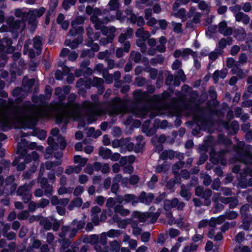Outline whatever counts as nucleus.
Segmentation results:
<instances>
[{"mask_svg":"<svg viewBox=\"0 0 252 252\" xmlns=\"http://www.w3.org/2000/svg\"><path fill=\"white\" fill-rule=\"evenodd\" d=\"M27 148L22 147L20 144L18 143L16 154L19 155L20 158H24L27 155Z\"/></svg>","mask_w":252,"mask_h":252,"instance_id":"12","label":"nucleus"},{"mask_svg":"<svg viewBox=\"0 0 252 252\" xmlns=\"http://www.w3.org/2000/svg\"><path fill=\"white\" fill-rule=\"evenodd\" d=\"M151 237V234L149 232H144L141 234V241L144 243L149 242Z\"/></svg>","mask_w":252,"mask_h":252,"instance_id":"33","label":"nucleus"},{"mask_svg":"<svg viewBox=\"0 0 252 252\" xmlns=\"http://www.w3.org/2000/svg\"><path fill=\"white\" fill-rule=\"evenodd\" d=\"M175 26L173 28V31L175 32L179 33L183 32L182 28V25L180 23H174Z\"/></svg>","mask_w":252,"mask_h":252,"instance_id":"48","label":"nucleus"},{"mask_svg":"<svg viewBox=\"0 0 252 252\" xmlns=\"http://www.w3.org/2000/svg\"><path fill=\"white\" fill-rule=\"evenodd\" d=\"M173 92V89L169 87L168 90L164 91L161 94V98L164 100H168L171 97Z\"/></svg>","mask_w":252,"mask_h":252,"instance_id":"16","label":"nucleus"},{"mask_svg":"<svg viewBox=\"0 0 252 252\" xmlns=\"http://www.w3.org/2000/svg\"><path fill=\"white\" fill-rule=\"evenodd\" d=\"M33 47L36 51V55L39 56L41 54L42 51V42L41 37L39 35H36L33 37Z\"/></svg>","mask_w":252,"mask_h":252,"instance_id":"4","label":"nucleus"},{"mask_svg":"<svg viewBox=\"0 0 252 252\" xmlns=\"http://www.w3.org/2000/svg\"><path fill=\"white\" fill-rule=\"evenodd\" d=\"M84 190V189L83 186L80 185L78 186L75 188L73 191V195L75 196H78L82 194Z\"/></svg>","mask_w":252,"mask_h":252,"instance_id":"37","label":"nucleus"},{"mask_svg":"<svg viewBox=\"0 0 252 252\" xmlns=\"http://www.w3.org/2000/svg\"><path fill=\"white\" fill-rule=\"evenodd\" d=\"M157 242L160 245H163L165 243V239L163 233H161L158 235Z\"/></svg>","mask_w":252,"mask_h":252,"instance_id":"62","label":"nucleus"},{"mask_svg":"<svg viewBox=\"0 0 252 252\" xmlns=\"http://www.w3.org/2000/svg\"><path fill=\"white\" fill-rule=\"evenodd\" d=\"M180 195L185 197L187 200H189L191 196L190 192L186 189L184 184L181 186Z\"/></svg>","mask_w":252,"mask_h":252,"instance_id":"13","label":"nucleus"},{"mask_svg":"<svg viewBox=\"0 0 252 252\" xmlns=\"http://www.w3.org/2000/svg\"><path fill=\"white\" fill-rule=\"evenodd\" d=\"M139 181V177L137 175H132L129 179V183L131 185H134L137 184Z\"/></svg>","mask_w":252,"mask_h":252,"instance_id":"53","label":"nucleus"},{"mask_svg":"<svg viewBox=\"0 0 252 252\" xmlns=\"http://www.w3.org/2000/svg\"><path fill=\"white\" fill-rule=\"evenodd\" d=\"M40 187L42 189H46L45 192L46 194H51L52 192V187L48 184V179L46 177H42L39 181Z\"/></svg>","mask_w":252,"mask_h":252,"instance_id":"5","label":"nucleus"},{"mask_svg":"<svg viewBox=\"0 0 252 252\" xmlns=\"http://www.w3.org/2000/svg\"><path fill=\"white\" fill-rule=\"evenodd\" d=\"M230 128L232 131L233 134H236L239 129V125L238 122L236 120H234L232 122L230 126Z\"/></svg>","mask_w":252,"mask_h":252,"instance_id":"25","label":"nucleus"},{"mask_svg":"<svg viewBox=\"0 0 252 252\" xmlns=\"http://www.w3.org/2000/svg\"><path fill=\"white\" fill-rule=\"evenodd\" d=\"M145 39L143 37V39H138L136 40V45L140 48L141 52L142 53H145L147 50V46L145 42Z\"/></svg>","mask_w":252,"mask_h":252,"instance_id":"10","label":"nucleus"},{"mask_svg":"<svg viewBox=\"0 0 252 252\" xmlns=\"http://www.w3.org/2000/svg\"><path fill=\"white\" fill-rule=\"evenodd\" d=\"M208 156L207 154L205 153L201 154L196 164L198 165H201L204 164L205 162V161L208 159Z\"/></svg>","mask_w":252,"mask_h":252,"instance_id":"31","label":"nucleus"},{"mask_svg":"<svg viewBox=\"0 0 252 252\" xmlns=\"http://www.w3.org/2000/svg\"><path fill=\"white\" fill-rule=\"evenodd\" d=\"M185 163L183 161H177L173 166V169L179 170L183 167Z\"/></svg>","mask_w":252,"mask_h":252,"instance_id":"63","label":"nucleus"},{"mask_svg":"<svg viewBox=\"0 0 252 252\" xmlns=\"http://www.w3.org/2000/svg\"><path fill=\"white\" fill-rule=\"evenodd\" d=\"M158 70L156 68H151L149 71L150 77L152 79H156L158 76Z\"/></svg>","mask_w":252,"mask_h":252,"instance_id":"39","label":"nucleus"},{"mask_svg":"<svg viewBox=\"0 0 252 252\" xmlns=\"http://www.w3.org/2000/svg\"><path fill=\"white\" fill-rule=\"evenodd\" d=\"M77 223V229L78 230H81L83 228H84L85 225V222L84 220H80L79 221H77L76 219H74L72 221V224L75 225V224Z\"/></svg>","mask_w":252,"mask_h":252,"instance_id":"30","label":"nucleus"},{"mask_svg":"<svg viewBox=\"0 0 252 252\" xmlns=\"http://www.w3.org/2000/svg\"><path fill=\"white\" fill-rule=\"evenodd\" d=\"M72 28L69 30V34L75 36L76 35H83L84 32V28L82 26H77V25L71 26Z\"/></svg>","mask_w":252,"mask_h":252,"instance_id":"8","label":"nucleus"},{"mask_svg":"<svg viewBox=\"0 0 252 252\" xmlns=\"http://www.w3.org/2000/svg\"><path fill=\"white\" fill-rule=\"evenodd\" d=\"M115 203L113 198L109 197L107 200L106 205L108 208H112L115 207Z\"/></svg>","mask_w":252,"mask_h":252,"instance_id":"52","label":"nucleus"},{"mask_svg":"<svg viewBox=\"0 0 252 252\" xmlns=\"http://www.w3.org/2000/svg\"><path fill=\"white\" fill-rule=\"evenodd\" d=\"M77 0H63L62 6L64 9L67 10L70 7V5L75 4Z\"/></svg>","mask_w":252,"mask_h":252,"instance_id":"18","label":"nucleus"},{"mask_svg":"<svg viewBox=\"0 0 252 252\" xmlns=\"http://www.w3.org/2000/svg\"><path fill=\"white\" fill-rule=\"evenodd\" d=\"M233 74H237L240 78L244 77V72L243 70L240 68L238 65H235L232 69Z\"/></svg>","mask_w":252,"mask_h":252,"instance_id":"22","label":"nucleus"},{"mask_svg":"<svg viewBox=\"0 0 252 252\" xmlns=\"http://www.w3.org/2000/svg\"><path fill=\"white\" fill-rule=\"evenodd\" d=\"M164 57L161 54L158 55L155 58L151 59V63L153 66H156L158 63L161 64L164 62Z\"/></svg>","mask_w":252,"mask_h":252,"instance_id":"9","label":"nucleus"},{"mask_svg":"<svg viewBox=\"0 0 252 252\" xmlns=\"http://www.w3.org/2000/svg\"><path fill=\"white\" fill-rule=\"evenodd\" d=\"M109 52L108 50H105L104 51L100 52L97 55V58L99 60H103L107 57L106 59L108 58Z\"/></svg>","mask_w":252,"mask_h":252,"instance_id":"40","label":"nucleus"},{"mask_svg":"<svg viewBox=\"0 0 252 252\" xmlns=\"http://www.w3.org/2000/svg\"><path fill=\"white\" fill-rule=\"evenodd\" d=\"M93 82V87H94L96 88L100 87V86L103 85L104 81L102 78H98L97 77H94Z\"/></svg>","mask_w":252,"mask_h":252,"instance_id":"21","label":"nucleus"},{"mask_svg":"<svg viewBox=\"0 0 252 252\" xmlns=\"http://www.w3.org/2000/svg\"><path fill=\"white\" fill-rule=\"evenodd\" d=\"M218 29V26L217 25H210L208 27L207 31L206 32V34H208V32L210 33L211 36H212L214 34H215L217 32V30Z\"/></svg>","mask_w":252,"mask_h":252,"instance_id":"34","label":"nucleus"},{"mask_svg":"<svg viewBox=\"0 0 252 252\" xmlns=\"http://www.w3.org/2000/svg\"><path fill=\"white\" fill-rule=\"evenodd\" d=\"M112 154L111 150L108 148L100 146L99 148L98 154L104 159H108Z\"/></svg>","mask_w":252,"mask_h":252,"instance_id":"6","label":"nucleus"},{"mask_svg":"<svg viewBox=\"0 0 252 252\" xmlns=\"http://www.w3.org/2000/svg\"><path fill=\"white\" fill-rule=\"evenodd\" d=\"M50 202L48 199L46 198H42L40 200L39 204H38L39 207L42 208H44L46 206L49 205Z\"/></svg>","mask_w":252,"mask_h":252,"instance_id":"58","label":"nucleus"},{"mask_svg":"<svg viewBox=\"0 0 252 252\" xmlns=\"http://www.w3.org/2000/svg\"><path fill=\"white\" fill-rule=\"evenodd\" d=\"M114 210L115 213H120L121 215H125L123 212V211L126 212L127 213L128 212V210L125 209L124 207L121 204H118L115 206L114 207Z\"/></svg>","mask_w":252,"mask_h":252,"instance_id":"28","label":"nucleus"},{"mask_svg":"<svg viewBox=\"0 0 252 252\" xmlns=\"http://www.w3.org/2000/svg\"><path fill=\"white\" fill-rule=\"evenodd\" d=\"M203 187L200 186H198L195 189V194L197 196H202L203 193Z\"/></svg>","mask_w":252,"mask_h":252,"instance_id":"51","label":"nucleus"},{"mask_svg":"<svg viewBox=\"0 0 252 252\" xmlns=\"http://www.w3.org/2000/svg\"><path fill=\"white\" fill-rule=\"evenodd\" d=\"M135 82L138 87L143 86L146 83V79L144 77H137L135 78Z\"/></svg>","mask_w":252,"mask_h":252,"instance_id":"44","label":"nucleus"},{"mask_svg":"<svg viewBox=\"0 0 252 252\" xmlns=\"http://www.w3.org/2000/svg\"><path fill=\"white\" fill-rule=\"evenodd\" d=\"M180 233V231L175 228H171L169 232V236L171 238H174L176 236H178Z\"/></svg>","mask_w":252,"mask_h":252,"instance_id":"43","label":"nucleus"},{"mask_svg":"<svg viewBox=\"0 0 252 252\" xmlns=\"http://www.w3.org/2000/svg\"><path fill=\"white\" fill-rule=\"evenodd\" d=\"M240 47L238 45L233 46L230 50V54L232 56H235L240 51Z\"/></svg>","mask_w":252,"mask_h":252,"instance_id":"64","label":"nucleus"},{"mask_svg":"<svg viewBox=\"0 0 252 252\" xmlns=\"http://www.w3.org/2000/svg\"><path fill=\"white\" fill-rule=\"evenodd\" d=\"M107 236V234L105 232H103L100 234L98 241L102 246H105L106 244Z\"/></svg>","mask_w":252,"mask_h":252,"instance_id":"38","label":"nucleus"},{"mask_svg":"<svg viewBox=\"0 0 252 252\" xmlns=\"http://www.w3.org/2000/svg\"><path fill=\"white\" fill-rule=\"evenodd\" d=\"M212 191L210 189H207L205 191H203V193L202 197L205 198V205H209L211 203V201L209 199H207L212 195Z\"/></svg>","mask_w":252,"mask_h":252,"instance_id":"19","label":"nucleus"},{"mask_svg":"<svg viewBox=\"0 0 252 252\" xmlns=\"http://www.w3.org/2000/svg\"><path fill=\"white\" fill-rule=\"evenodd\" d=\"M235 65L237 64L235 63V61L233 58H228L226 61V66L228 68L234 67Z\"/></svg>","mask_w":252,"mask_h":252,"instance_id":"50","label":"nucleus"},{"mask_svg":"<svg viewBox=\"0 0 252 252\" xmlns=\"http://www.w3.org/2000/svg\"><path fill=\"white\" fill-rule=\"evenodd\" d=\"M186 13V11L185 9L184 8H181L180 9H179L178 10L177 12L175 13L174 15L176 17L182 18L185 16Z\"/></svg>","mask_w":252,"mask_h":252,"instance_id":"42","label":"nucleus"},{"mask_svg":"<svg viewBox=\"0 0 252 252\" xmlns=\"http://www.w3.org/2000/svg\"><path fill=\"white\" fill-rule=\"evenodd\" d=\"M72 203L75 207H80L82 205L83 201L81 197H76L72 200Z\"/></svg>","mask_w":252,"mask_h":252,"instance_id":"47","label":"nucleus"},{"mask_svg":"<svg viewBox=\"0 0 252 252\" xmlns=\"http://www.w3.org/2000/svg\"><path fill=\"white\" fill-rule=\"evenodd\" d=\"M182 63L179 60H176L172 64V69L174 70L179 69L181 66Z\"/></svg>","mask_w":252,"mask_h":252,"instance_id":"56","label":"nucleus"},{"mask_svg":"<svg viewBox=\"0 0 252 252\" xmlns=\"http://www.w3.org/2000/svg\"><path fill=\"white\" fill-rule=\"evenodd\" d=\"M21 25L20 20H16L9 26V30H19Z\"/></svg>","mask_w":252,"mask_h":252,"instance_id":"24","label":"nucleus"},{"mask_svg":"<svg viewBox=\"0 0 252 252\" xmlns=\"http://www.w3.org/2000/svg\"><path fill=\"white\" fill-rule=\"evenodd\" d=\"M23 90L20 87H17L15 88L11 92V95L13 97H17L22 95V94Z\"/></svg>","mask_w":252,"mask_h":252,"instance_id":"32","label":"nucleus"},{"mask_svg":"<svg viewBox=\"0 0 252 252\" xmlns=\"http://www.w3.org/2000/svg\"><path fill=\"white\" fill-rule=\"evenodd\" d=\"M78 55L75 51H72L69 53L68 59L70 61H75L78 58Z\"/></svg>","mask_w":252,"mask_h":252,"instance_id":"54","label":"nucleus"},{"mask_svg":"<svg viewBox=\"0 0 252 252\" xmlns=\"http://www.w3.org/2000/svg\"><path fill=\"white\" fill-rule=\"evenodd\" d=\"M124 201L125 203H128L130 202L133 206L138 203V200L137 196L133 194L127 193L124 195Z\"/></svg>","mask_w":252,"mask_h":252,"instance_id":"7","label":"nucleus"},{"mask_svg":"<svg viewBox=\"0 0 252 252\" xmlns=\"http://www.w3.org/2000/svg\"><path fill=\"white\" fill-rule=\"evenodd\" d=\"M138 202L144 203L146 205H149L154 199V194L152 193H147L145 191H142L137 197Z\"/></svg>","mask_w":252,"mask_h":252,"instance_id":"2","label":"nucleus"},{"mask_svg":"<svg viewBox=\"0 0 252 252\" xmlns=\"http://www.w3.org/2000/svg\"><path fill=\"white\" fill-rule=\"evenodd\" d=\"M224 215L227 220H233L235 219L238 214L235 211L226 210L224 213Z\"/></svg>","mask_w":252,"mask_h":252,"instance_id":"15","label":"nucleus"},{"mask_svg":"<svg viewBox=\"0 0 252 252\" xmlns=\"http://www.w3.org/2000/svg\"><path fill=\"white\" fill-rule=\"evenodd\" d=\"M35 84V80L33 78L29 79L25 83V85L28 87V90H32Z\"/></svg>","mask_w":252,"mask_h":252,"instance_id":"45","label":"nucleus"},{"mask_svg":"<svg viewBox=\"0 0 252 252\" xmlns=\"http://www.w3.org/2000/svg\"><path fill=\"white\" fill-rule=\"evenodd\" d=\"M34 132L35 133V135L39 139L43 140L46 138L47 132L45 130L38 129L37 130H35Z\"/></svg>","mask_w":252,"mask_h":252,"instance_id":"23","label":"nucleus"},{"mask_svg":"<svg viewBox=\"0 0 252 252\" xmlns=\"http://www.w3.org/2000/svg\"><path fill=\"white\" fill-rule=\"evenodd\" d=\"M60 148L61 150H63L66 147L67 142L63 137H61V140L59 141Z\"/></svg>","mask_w":252,"mask_h":252,"instance_id":"55","label":"nucleus"},{"mask_svg":"<svg viewBox=\"0 0 252 252\" xmlns=\"http://www.w3.org/2000/svg\"><path fill=\"white\" fill-rule=\"evenodd\" d=\"M22 142L24 146H26L30 150H33L36 147V143L34 142H31L28 144V141L26 139H22Z\"/></svg>","mask_w":252,"mask_h":252,"instance_id":"27","label":"nucleus"},{"mask_svg":"<svg viewBox=\"0 0 252 252\" xmlns=\"http://www.w3.org/2000/svg\"><path fill=\"white\" fill-rule=\"evenodd\" d=\"M109 5L111 10H116L119 8V0H110Z\"/></svg>","mask_w":252,"mask_h":252,"instance_id":"26","label":"nucleus"},{"mask_svg":"<svg viewBox=\"0 0 252 252\" xmlns=\"http://www.w3.org/2000/svg\"><path fill=\"white\" fill-rule=\"evenodd\" d=\"M106 233L108 237L114 238L119 237L121 234L122 231L120 230L111 229Z\"/></svg>","mask_w":252,"mask_h":252,"instance_id":"17","label":"nucleus"},{"mask_svg":"<svg viewBox=\"0 0 252 252\" xmlns=\"http://www.w3.org/2000/svg\"><path fill=\"white\" fill-rule=\"evenodd\" d=\"M119 189L120 186L119 183L118 182H113L111 188L112 192L116 194Z\"/></svg>","mask_w":252,"mask_h":252,"instance_id":"49","label":"nucleus"},{"mask_svg":"<svg viewBox=\"0 0 252 252\" xmlns=\"http://www.w3.org/2000/svg\"><path fill=\"white\" fill-rule=\"evenodd\" d=\"M90 243L91 244H95L98 242L99 238L97 235L92 234L90 236Z\"/></svg>","mask_w":252,"mask_h":252,"instance_id":"61","label":"nucleus"},{"mask_svg":"<svg viewBox=\"0 0 252 252\" xmlns=\"http://www.w3.org/2000/svg\"><path fill=\"white\" fill-rule=\"evenodd\" d=\"M85 19L86 18L84 16H78L71 22V26L83 24Z\"/></svg>","mask_w":252,"mask_h":252,"instance_id":"20","label":"nucleus"},{"mask_svg":"<svg viewBox=\"0 0 252 252\" xmlns=\"http://www.w3.org/2000/svg\"><path fill=\"white\" fill-rule=\"evenodd\" d=\"M252 146L251 145H246L245 149L236 151V158L237 160L246 164L252 163V154L251 150Z\"/></svg>","mask_w":252,"mask_h":252,"instance_id":"1","label":"nucleus"},{"mask_svg":"<svg viewBox=\"0 0 252 252\" xmlns=\"http://www.w3.org/2000/svg\"><path fill=\"white\" fill-rule=\"evenodd\" d=\"M158 25L162 30H165L167 27V22L164 19L159 20L158 21Z\"/></svg>","mask_w":252,"mask_h":252,"instance_id":"59","label":"nucleus"},{"mask_svg":"<svg viewBox=\"0 0 252 252\" xmlns=\"http://www.w3.org/2000/svg\"><path fill=\"white\" fill-rule=\"evenodd\" d=\"M180 176L185 179H188L190 177V173L187 169L182 170Z\"/></svg>","mask_w":252,"mask_h":252,"instance_id":"60","label":"nucleus"},{"mask_svg":"<svg viewBox=\"0 0 252 252\" xmlns=\"http://www.w3.org/2000/svg\"><path fill=\"white\" fill-rule=\"evenodd\" d=\"M17 110L25 116H30L31 115L30 111L29 109L23 108L22 106H18Z\"/></svg>","mask_w":252,"mask_h":252,"instance_id":"41","label":"nucleus"},{"mask_svg":"<svg viewBox=\"0 0 252 252\" xmlns=\"http://www.w3.org/2000/svg\"><path fill=\"white\" fill-rule=\"evenodd\" d=\"M251 226V220H242L241 227L245 230H249Z\"/></svg>","mask_w":252,"mask_h":252,"instance_id":"36","label":"nucleus"},{"mask_svg":"<svg viewBox=\"0 0 252 252\" xmlns=\"http://www.w3.org/2000/svg\"><path fill=\"white\" fill-rule=\"evenodd\" d=\"M218 31L220 34H223L224 36H229L232 34V29L231 27H228L225 21H222L219 24Z\"/></svg>","mask_w":252,"mask_h":252,"instance_id":"3","label":"nucleus"},{"mask_svg":"<svg viewBox=\"0 0 252 252\" xmlns=\"http://www.w3.org/2000/svg\"><path fill=\"white\" fill-rule=\"evenodd\" d=\"M39 207L38 204L31 201L29 204V210L31 212H34L37 208Z\"/></svg>","mask_w":252,"mask_h":252,"instance_id":"46","label":"nucleus"},{"mask_svg":"<svg viewBox=\"0 0 252 252\" xmlns=\"http://www.w3.org/2000/svg\"><path fill=\"white\" fill-rule=\"evenodd\" d=\"M212 182V179L211 176L209 174H206L204 177L203 184L208 186L211 184Z\"/></svg>","mask_w":252,"mask_h":252,"instance_id":"57","label":"nucleus"},{"mask_svg":"<svg viewBox=\"0 0 252 252\" xmlns=\"http://www.w3.org/2000/svg\"><path fill=\"white\" fill-rule=\"evenodd\" d=\"M29 187L27 185L21 186L19 187L17 190V194L18 195L21 196L28 193L29 191Z\"/></svg>","mask_w":252,"mask_h":252,"instance_id":"14","label":"nucleus"},{"mask_svg":"<svg viewBox=\"0 0 252 252\" xmlns=\"http://www.w3.org/2000/svg\"><path fill=\"white\" fill-rule=\"evenodd\" d=\"M110 251L111 252H119L120 250V244L116 240L111 241L110 244Z\"/></svg>","mask_w":252,"mask_h":252,"instance_id":"11","label":"nucleus"},{"mask_svg":"<svg viewBox=\"0 0 252 252\" xmlns=\"http://www.w3.org/2000/svg\"><path fill=\"white\" fill-rule=\"evenodd\" d=\"M211 100L214 101L217 99V94L213 87H211L208 91Z\"/></svg>","mask_w":252,"mask_h":252,"instance_id":"29","label":"nucleus"},{"mask_svg":"<svg viewBox=\"0 0 252 252\" xmlns=\"http://www.w3.org/2000/svg\"><path fill=\"white\" fill-rule=\"evenodd\" d=\"M8 57L7 56V53L4 51L2 53H0V60H3L4 61V63H0V66L3 67L4 66L5 63H7L8 60Z\"/></svg>","mask_w":252,"mask_h":252,"instance_id":"35","label":"nucleus"}]
</instances>
